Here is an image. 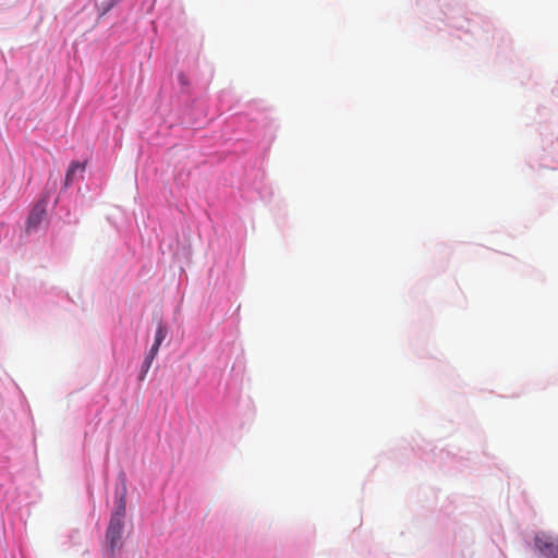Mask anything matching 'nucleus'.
I'll return each mask as SVG.
<instances>
[{
	"label": "nucleus",
	"mask_w": 558,
	"mask_h": 558,
	"mask_svg": "<svg viewBox=\"0 0 558 558\" xmlns=\"http://www.w3.org/2000/svg\"><path fill=\"white\" fill-rule=\"evenodd\" d=\"M125 517V497L122 495L119 500V506L110 518V522L106 532V543L111 554L122 547V533L124 527Z\"/></svg>",
	"instance_id": "nucleus-1"
},
{
	"label": "nucleus",
	"mask_w": 558,
	"mask_h": 558,
	"mask_svg": "<svg viewBox=\"0 0 558 558\" xmlns=\"http://www.w3.org/2000/svg\"><path fill=\"white\" fill-rule=\"evenodd\" d=\"M535 547L547 558H558V539L547 535L535 537Z\"/></svg>",
	"instance_id": "nucleus-2"
},
{
	"label": "nucleus",
	"mask_w": 558,
	"mask_h": 558,
	"mask_svg": "<svg viewBox=\"0 0 558 558\" xmlns=\"http://www.w3.org/2000/svg\"><path fill=\"white\" fill-rule=\"evenodd\" d=\"M46 217V205L44 202H38L32 208L26 220V232L36 230Z\"/></svg>",
	"instance_id": "nucleus-3"
},
{
	"label": "nucleus",
	"mask_w": 558,
	"mask_h": 558,
	"mask_svg": "<svg viewBox=\"0 0 558 558\" xmlns=\"http://www.w3.org/2000/svg\"><path fill=\"white\" fill-rule=\"evenodd\" d=\"M167 333H168V330H167L166 326L162 323H159L157 330H156V335H155V341H154L151 348L149 349L148 354L156 357L162 341L167 337Z\"/></svg>",
	"instance_id": "nucleus-4"
},
{
	"label": "nucleus",
	"mask_w": 558,
	"mask_h": 558,
	"mask_svg": "<svg viewBox=\"0 0 558 558\" xmlns=\"http://www.w3.org/2000/svg\"><path fill=\"white\" fill-rule=\"evenodd\" d=\"M85 170V163H81L78 161H73L68 171H66V174H65V180H64V184L65 186H69L73 183L74 181V177L76 174V172H84Z\"/></svg>",
	"instance_id": "nucleus-5"
},
{
	"label": "nucleus",
	"mask_w": 558,
	"mask_h": 558,
	"mask_svg": "<svg viewBox=\"0 0 558 558\" xmlns=\"http://www.w3.org/2000/svg\"><path fill=\"white\" fill-rule=\"evenodd\" d=\"M155 356H151L150 354L147 353V355L145 356V360H144V363H143V367H142V372H141V375H140V379L143 380L148 372V369L150 368L151 366V363L154 361Z\"/></svg>",
	"instance_id": "nucleus-6"
},
{
	"label": "nucleus",
	"mask_w": 558,
	"mask_h": 558,
	"mask_svg": "<svg viewBox=\"0 0 558 558\" xmlns=\"http://www.w3.org/2000/svg\"><path fill=\"white\" fill-rule=\"evenodd\" d=\"M179 80H180V82H181L182 84H185V83H186L185 75H184V74H182V73L179 75Z\"/></svg>",
	"instance_id": "nucleus-7"
}]
</instances>
